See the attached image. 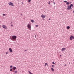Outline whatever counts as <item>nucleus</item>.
<instances>
[{
    "label": "nucleus",
    "instance_id": "obj_1",
    "mask_svg": "<svg viewBox=\"0 0 74 74\" xmlns=\"http://www.w3.org/2000/svg\"><path fill=\"white\" fill-rule=\"evenodd\" d=\"M73 4H71L70 6L69 5H68L67 6V10H68V11H69L70 10H71L73 9L72 8H73Z\"/></svg>",
    "mask_w": 74,
    "mask_h": 74
},
{
    "label": "nucleus",
    "instance_id": "obj_2",
    "mask_svg": "<svg viewBox=\"0 0 74 74\" xmlns=\"http://www.w3.org/2000/svg\"><path fill=\"white\" fill-rule=\"evenodd\" d=\"M11 40H12L13 41H15L16 40V36H13L11 38Z\"/></svg>",
    "mask_w": 74,
    "mask_h": 74
},
{
    "label": "nucleus",
    "instance_id": "obj_3",
    "mask_svg": "<svg viewBox=\"0 0 74 74\" xmlns=\"http://www.w3.org/2000/svg\"><path fill=\"white\" fill-rule=\"evenodd\" d=\"M27 27L29 30H31V25L28 24L27 25Z\"/></svg>",
    "mask_w": 74,
    "mask_h": 74
},
{
    "label": "nucleus",
    "instance_id": "obj_4",
    "mask_svg": "<svg viewBox=\"0 0 74 74\" xmlns=\"http://www.w3.org/2000/svg\"><path fill=\"white\" fill-rule=\"evenodd\" d=\"M8 4L9 5H11V6H14L12 3L11 2H10L8 3Z\"/></svg>",
    "mask_w": 74,
    "mask_h": 74
},
{
    "label": "nucleus",
    "instance_id": "obj_5",
    "mask_svg": "<svg viewBox=\"0 0 74 74\" xmlns=\"http://www.w3.org/2000/svg\"><path fill=\"white\" fill-rule=\"evenodd\" d=\"M73 39H74V37L73 36H71L70 37V40H72Z\"/></svg>",
    "mask_w": 74,
    "mask_h": 74
},
{
    "label": "nucleus",
    "instance_id": "obj_6",
    "mask_svg": "<svg viewBox=\"0 0 74 74\" xmlns=\"http://www.w3.org/2000/svg\"><path fill=\"white\" fill-rule=\"evenodd\" d=\"M64 3H66V4H67V5H69V2L67 1H64Z\"/></svg>",
    "mask_w": 74,
    "mask_h": 74
},
{
    "label": "nucleus",
    "instance_id": "obj_7",
    "mask_svg": "<svg viewBox=\"0 0 74 74\" xmlns=\"http://www.w3.org/2000/svg\"><path fill=\"white\" fill-rule=\"evenodd\" d=\"M2 27L6 29H7V26H5V25H3L2 26Z\"/></svg>",
    "mask_w": 74,
    "mask_h": 74
},
{
    "label": "nucleus",
    "instance_id": "obj_8",
    "mask_svg": "<svg viewBox=\"0 0 74 74\" xmlns=\"http://www.w3.org/2000/svg\"><path fill=\"white\" fill-rule=\"evenodd\" d=\"M65 50H66V48H62V52H63Z\"/></svg>",
    "mask_w": 74,
    "mask_h": 74
},
{
    "label": "nucleus",
    "instance_id": "obj_9",
    "mask_svg": "<svg viewBox=\"0 0 74 74\" xmlns=\"http://www.w3.org/2000/svg\"><path fill=\"white\" fill-rule=\"evenodd\" d=\"M41 16L42 18H45V16L43 14H42Z\"/></svg>",
    "mask_w": 74,
    "mask_h": 74
},
{
    "label": "nucleus",
    "instance_id": "obj_10",
    "mask_svg": "<svg viewBox=\"0 0 74 74\" xmlns=\"http://www.w3.org/2000/svg\"><path fill=\"white\" fill-rule=\"evenodd\" d=\"M10 52H12V50L11 48H9V49Z\"/></svg>",
    "mask_w": 74,
    "mask_h": 74
},
{
    "label": "nucleus",
    "instance_id": "obj_11",
    "mask_svg": "<svg viewBox=\"0 0 74 74\" xmlns=\"http://www.w3.org/2000/svg\"><path fill=\"white\" fill-rule=\"evenodd\" d=\"M16 68L15 66H14V67H13V70H16Z\"/></svg>",
    "mask_w": 74,
    "mask_h": 74
},
{
    "label": "nucleus",
    "instance_id": "obj_12",
    "mask_svg": "<svg viewBox=\"0 0 74 74\" xmlns=\"http://www.w3.org/2000/svg\"><path fill=\"white\" fill-rule=\"evenodd\" d=\"M66 28H67V29H70V26H67V27H66Z\"/></svg>",
    "mask_w": 74,
    "mask_h": 74
},
{
    "label": "nucleus",
    "instance_id": "obj_13",
    "mask_svg": "<svg viewBox=\"0 0 74 74\" xmlns=\"http://www.w3.org/2000/svg\"><path fill=\"white\" fill-rule=\"evenodd\" d=\"M51 69L52 71H54V69H53V68H51Z\"/></svg>",
    "mask_w": 74,
    "mask_h": 74
},
{
    "label": "nucleus",
    "instance_id": "obj_14",
    "mask_svg": "<svg viewBox=\"0 0 74 74\" xmlns=\"http://www.w3.org/2000/svg\"><path fill=\"white\" fill-rule=\"evenodd\" d=\"M14 74H17V71H14Z\"/></svg>",
    "mask_w": 74,
    "mask_h": 74
},
{
    "label": "nucleus",
    "instance_id": "obj_15",
    "mask_svg": "<svg viewBox=\"0 0 74 74\" xmlns=\"http://www.w3.org/2000/svg\"><path fill=\"white\" fill-rule=\"evenodd\" d=\"M28 71L29 73V74H33L32 73H31V72L30 71Z\"/></svg>",
    "mask_w": 74,
    "mask_h": 74
},
{
    "label": "nucleus",
    "instance_id": "obj_16",
    "mask_svg": "<svg viewBox=\"0 0 74 74\" xmlns=\"http://www.w3.org/2000/svg\"><path fill=\"white\" fill-rule=\"evenodd\" d=\"M52 67H53V68H54V67H55V65H52L51 66Z\"/></svg>",
    "mask_w": 74,
    "mask_h": 74
},
{
    "label": "nucleus",
    "instance_id": "obj_17",
    "mask_svg": "<svg viewBox=\"0 0 74 74\" xmlns=\"http://www.w3.org/2000/svg\"><path fill=\"white\" fill-rule=\"evenodd\" d=\"M28 1L29 3H30L31 1V0H28Z\"/></svg>",
    "mask_w": 74,
    "mask_h": 74
},
{
    "label": "nucleus",
    "instance_id": "obj_18",
    "mask_svg": "<svg viewBox=\"0 0 74 74\" xmlns=\"http://www.w3.org/2000/svg\"><path fill=\"white\" fill-rule=\"evenodd\" d=\"M3 16H6V15L5 14H3Z\"/></svg>",
    "mask_w": 74,
    "mask_h": 74
},
{
    "label": "nucleus",
    "instance_id": "obj_19",
    "mask_svg": "<svg viewBox=\"0 0 74 74\" xmlns=\"http://www.w3.org/2000/svg\"><path fill=\"white\" fill-rule=\"evenodd\" d=\"M31 21L32 22H33V23H34V20H32Z\"/></svg>",
    "mask_w": 74,
    "mask_h": 74
},
{
    "label": "nucleus",
    "instance_id": "obj_20",
    "mask_svg": "<svg viewBox=\"0 0 74 74\" xmlns=\"http://www.w3.org/2000/svg\"><path fill=\"white\" fill-rule=\"evenodd\" d=\"M47 64H47V63H46L45 64V66H47Z\"/></svg>",
    "mask_w": 74,
    "mask_h": 74
},
{
    "label": "nucleus",
    "instance_id": "obj_21",
    "mask_svg": "<svg viewBox=\"0 0 74 74\" xmlns=\"http://www.w3.org/2000/svg\"><path fill=\"white\" fill-rule=\"evenodd\" d=\"M12 68L10 69V71H12Z\"/></svg>",
    "mask_w": 74,
    "mask_h": 74
},
{
    "label": "nucleus",
    "instance_id": "obj_22",
    "mask_svg": "<svg viewBox=\"0 0 74 74\" xmlns=\"http://www.w3.org/2000/svg\"><path fill=\"white\" fill-rule=\"evenodd\" d=\"M52 64H55V63L54 62H52Z\"/></svg>",
    "mask_w": 74,
    "mask_h": 74
},
{
    "label": "nucleus",
    "instance_id": "obj_23",
    "mask_svg": "<svg viewBox=\"0 0 74 74\" xmlns=\"http://www.w3.org/2000/svg\"><path fill=\"white\" fill-rule=\"evenodd\" d=\"M8 52H9L8 51L6 52V54H8Z\"/></svg>",
    "mask_w": 74,
    "mask_h": 74
},
{
    "label": "nucleus",
    "instance_id": "obj_24",
    "mask_svg": "<svg viewBox=\"0 0 74 74\" xmlns=\"http://www.w3.org/2000/svg\"><path fill=\"white\" fill-rule=\"evenodd\" d=\"M10 68H12V65L10 66Z\"/></svg>",
    "mask_w": 74,
    "mask_h": 74
},
{
    "label": "nucleus",
    "instance_id": "obj_25",
    "mask_svg": "<svg viewBox=\"0 0 74 74\" xmlns=\"http://www.w3.org/2000/svg\"><path fill=\"white\" fill-rule=\"evenodd\" d=\"M51 4V3H50V1H49L48 3V4Z\"/></svg>",
    "mask_w": 74,
    "mask_h": 74
},
{
    "label": "nucleus",
    "instance_id": "obj_26",
    "mask_svg": "<svg viewBox=\"0 0 74 74\" xmlns=\"http://www.w3.org/2000/svg\"><path fill=\"white\" fill-rule=\"evenodd\" d=\"M53 3H54V5H55V2H53Z\"/></svg>",
    "mask_w": 74,
    "mask_h": 74
},
{
    "label": "nucleus",
    "instance_id": "obj_27",
    "mask_svg": "<svg viewBox=\"0 0 74 74\" xmlns=\"http://www.w3.org/2000/svg\"><path fill=\"white\" fill-rule=\"evenodd\" d=\"M36 27H38V25H36Z\"/></svg>",
    "mask_w": 74,
    "mask_h": 74
},
{
    "label": "nucleus",
    "instance_id": "obj_28",
    "mask_svg": "<svg viewBox=\"0 0 74 74\" xmlns=\"http://www.w3.org/2000/svg\"><path fill=\"white\" fill-rule=\"evenodd\" d=\"M49 21H50V20H51V19L50 18H49Z\"/></svg>",
    "mask_w": 74,
    "mask_h": 74
},
{
    "label": "nucleus",
    "instance_id": "obj_29",
    "mask_svg": "<svg viewBox=\"0 0 74 74\" xmlns=\"http://www.w3.org/2000/svg\"><path fill=\"white\" fill-rule=\"evenodd\" d=\"M25 51H27V50H25Z\"/></svg>",
    "mask_w": 74,
    "mask_h": 74
},
{
    "label": "nucleus",
    "instance_id": "obj_30",
    "mask_svg": "<svg viewBox=\"0 0 74 74\" xmlns=\"http://www.w3.org/2000/svg\"><path fill=\"white\" fill-rule=\"evenodd\" d=\"M13 26L12 25H11V26Z\"/></svg>",
    "mask_w": 74,
    "mask_h": 74
},
{
    "label": "nucleus",
    "instance_id": "obj_31",
    "mask_svg": "<svg viewBox=\"0 0 74 74\" xmlns=\"http://www.w3.org/2000/svg\"><path fill=\"white\" fill-rule=\"evenodd\" d=\"M35 37H36V35H35Z\"/></svg>",
    "mask_w": 74,
    "mask_h": 74
},
{
    "label": "nucleus",
    "instance_id": "obj_32",
    "mask_svg": "<svg viewBox=\"0 0 74 74\" xmlns=\"http://www.w3.org/2000/svg\"><path fill=\"white\" fill-rule=\"evenodd\" d=\"M66 64H65V65H64V66H66Z\"/></svg>",
    "mask_w": 74,
    "mask_h": 74
},
{
    "label": "nucleus",
    "instance_id": "obj_33",
    "mask_svg": "<svg viewBox=\"0 0 74 74\" xmlns=\"http://www.w3.org/2000/svg\"><path fill=\"white\" fill-rule=\"evenodd\" d=\"M21 16L22 15V14H21Z\"/></svg>",
    "mask_w": 74,
    "mask_h": 74
},
{
    "label": "nucleus",
    "instance_id": "obj_34",
    "mask_svg": "<svg viewBox=\"0 0 74 74\" xmlns=\"http://www.w3.org/2000/svg\"><path fill=\"white\" fill-rule=\"evenodd\" d=\"M60 57L62 56V55H60Z\"/></svg>",
    "mask_w": 74,
    "mask_h": 74
},
{
    "label": "nucleus",
    "instance_id": "obj_35",
    "mask_svg": "<svg viewBox=\"0 0 74 74\" xmlns=\"http://www.w3.org/2000/svg\"><path fill=\"white\" fill-rule=\"evenodd\" d=\"M69 64H70V62H69Z\"/></svg>",
    "mask_w": 74,
    "mask_h": 74
},
{
    "label": "nucleus",
    "instance_id": "obj_36",
    "mask_svg": "<svg viewBox=\"0 0 74 74\" xmlns=\"http://www.w3.org/2000/svg\"><path fill=\"white\" fill-rule=\"evenodd\" d=\"M73 13H74V10L73 11Z\"/></svg>",
    "mask_w": 74,
    "mask_h": 74
},
{
    "label": "nucleus",
    "instance_id": "obj_37",
    "mask_svg": "<svg viewBox=\"0 0 74 74\" xmlns=\"http://www.w3.org/2000/svg\"><path fill=\"white\" fill-rule=\"evenodd\" d=\"M11 23H12V22H11Z\"/></svg>",
    "mask_w": 74,
    "mask_h": 74
},
{
    "label": "nucleus",
    "instance_id": "obj_38",
    "mask_svg": "<svg viewBox=\"0 0 74 74\" xmlns=\"http://www.w3.org/2000/svg\"><path fill=\"white\" fill-rule=\"evenodd\" d=\"M69 4H71V2Z\"/></svg>",
    "mask_w": 74,
    "mask_h": 74
},
{
    "label": "nucleus",
    "instance_id": "obj_39",
    "mask_svg": "<svg viewBox=\"0 0 74 74\" xmlns=\"http://www.w3.org/2000/svg\"><path fill=\"white\" fill-rule=\"evenodd\" d=\"M73 4H74V2H73Z\"/></svg>",
    "mask_w": 74,
    "mask_h": 74
},
{
    "label": "nucleus",
    "instance_id": "obj_40",
    "mask_svg": "<svg viewBox=\"0 0 74 74\" xmlns=\"http://www.w3.org/2000/svg\"><path fill=\"white\" fill-rule=\"evenodd\" d=\"M73 61H74V60H73Z\"/></svg>",
    "mask_w": 74,
    "mask_h": 74
}]
</instances>
